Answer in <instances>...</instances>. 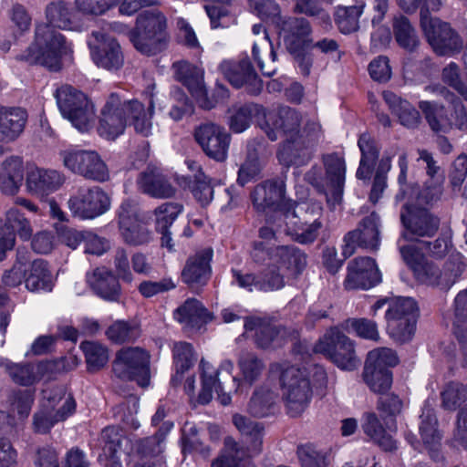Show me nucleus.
<instances>
[{"label":"nucleus","instance_id":"f257e3e1","mask_svg":"<svg viewBox=\"0 0 467 467\" xmlns=\"http://www.w3.org/2000/svg\"><path fill=\"white\" fill-rule=\"evenodd\" d=\"M46 14L48 23L36 26L34 43L17 55L16 59L57 71L62 67L61 57L70 53L71 48L55 27L72 30L74 26L70 11L64 2L49 4Z\"/></svg>","mask_w":467,"mask_h":467},{"label":"nucleus","instance_id":"f03ea898","mask_svg":"<svg viewBox=\"0 0 467 467\" xmlns=\"http://www.w3.org/2000/svg\"><path fill=\"white\" fill-rule=\"evenodd\" d=\"M270 372L279 375L281 395L286 413L294 418L304 413L313 397L307 369L275 363L270 366Z\"/></svg>","mask_w":467,"mask_h":467},{"label":"nucleus","instance_id":"7ed1b4c3","mask_svg":"<svg viewBox=\"0 0 467 467\" xmlns=\"http://www.w3.org/2000/svg\"><path fill=\"white\" fill-rule=\"evenodd\" d=\"M167 18L158 9L140 12L135 27L130 32V39L141 54L153 56L168 47L170 36L167 30Z\"/></svg>","mask_w":467,"mask_h":467},{"label":"nucleus","instance_id":"20e7f679","mask_svg":"<svg viewBox=\"0 0 467 467\" xmlns=\"http://www.w3.org/2000/svg\"><path fill=\"white\" fill-rule=\"evenodd\" d=\"M202 389L198 396V402L208 404L213 399V393L218 394L220 403L226 406L231 403L232 392H237L241 386V379L233 377L234 364L230 360L222 363L220 369L213 367L212 364L203 358L200 362Z\"/></svg>","mask_w":467,"mask_h":467},{"label":"nucleus","instance_id":"39448f33","mask_svg":"<svg viewBox=\"0 0 467 467\" xmlns=\"http://www.w3.org/2000/svg\"><path fill=\"white\" fill-rule=\"evenodd\" d=\"M62 116L81 132L88 131L94 124L96 110L88 96L78 88L65 84L55 92Z\"/></svg>","mask_w":467,"mask_h":467},{"label":"nucleus","instance_id":"423d86ee","mask_svg":"<svg viewBox=\"0 0 467 467\" xmlns=\"http://www.w3.org/2000/svg\"><path fill=\"white\" fill-rule=\"evenodd\" d=\"M325 168V183H321L314 177L316 169L313 168L307 174L308 182L319 192H324L327 202L331 209L341 203L344 192L346 162L337 153L325 154L322 157Z\"/></svg>","mask_w":467,"mask_h":467},{"label":"nucleus","instance_id":"0eeeda50","mask_svg":"<svg viewBox=\"0 0 467 467\" xmlns=\"http://www.w3.org/2000/svg\"><path fill=\"white\" fill-rule=\"evenodd\" d=\"M47 402L34 414L33 426L36 432L47 433L58 421L65 420L76 410L75 400L66 396L63 388L45 391Z\"/></svg>","mask_w":467,"mask_h":467},{"label":"nucleus","instance_id":"6e6552de","mask_svg":"<svg viewBox=\"0 0 467 467\" xmlns=\"http://www.w3.org/2000/svg\"><path fill=\"white\" fill-rule=\"evenodd\" d=\"M403 226L399 242H420L433 237L440 228V218L426 208L404 204L400 211Z\"/></svg>","mask_w":467,"mask_h":467},{"label":"nucleus","instance_id":"1a4fd4ad","mask_svg":"<svg viewBox=\"0 0 467 467\" xmlns=\"http://www.w3.org/2000/svg\"><path fill=\"white\" fill-rule=\"evenodd\" d=\"M60 156L67 170L88 181L106 182L110 179L109 166L96 150H68Z\"/></svg>","mask_w":467,"mask_h":467},{"label":"nucleus","instance_id":"9d476101","mask_svg":"<svg viewBox=\"0 0 467 467\" xmlns=\"http://www.w3.org/2000/svg\"><path fill=\"white\" fill-rule=\"evenodd\" d=\"M315 351L324 354L342 369L353 370L360 363L356 355L354 341L337 328L325 334L316 344Z\"/></svg>","mask_w":467,"mask_h":467},{"label":"nucleus","instance_id":"9b49d317","mask_svg":"<svg viewBox=\"0 0 467 467\" xmlns=\"http://www.w3.org/2000/svg\"><path fill=\"white\" fill-rule=\"evenodd\" d=\"M112 370L120 379H135L146 387L150 381V355L140 348H122L116 354Z\"/></svg>","mask_w":467,"mask_h":467},{"label":"nucleus","instance_id":"f8f14e48","mask_svg":"<svg viewBox=\"0 0 467 467\" xmlns=\"http://www.w3.org/2000/svg\"><path fill=\"white\" fill-rule=\"evenodd\" d=\"M420 26L432 49L439 56L459 52L462 41L451 26L437 17H431L427 10L420 11Z\"/></svg>","mask_w":467,"mask_h":467},{"label":"nucleus","instance_id":"ddd939ff","mask_svg":"<svg viewBox=\"0 0 467 467\" xmlns=\"http://www.w3.org/2000/svg\"><path fill=\"white\" fill-rule=\"evenodd\" d=\"M342 254L350 257L357 247L375 251L380 244V218L375 212L363 218L357 228L348 232L343 238Z\"/></svg>","mask_w":467,"mask_h":467},{"label":"nucleus","instance_id":"4468645a","mask_svg":"<svg viewBox=\"0 0 467 467\" xmlns=\"http://www.w3.org/2000/svg\"><path fill=\"white\" fill-rule=\"evenodd\" d=\"M109 195L100 187L80 188L68 199L67 205L75 216L94 219L105 213L110 207Z\"/></svg>","mask_w":467,"mask_h":467},{"label":"nucleus","instance_id":"2eb2a0df","mask_svg":"<svg viewBox=\"0 0 467 467\" xmlns=\"http://www.w3.org/2000/svg\"><path fill=\"white\" fill-rule=\"evenodd\" d=\"M323 206L318 202H285L279 209H275L274 223L278 226L297 230L301 224L323 223Z\"/></svg>","mask_w":467,"mask_h":467},{"label":"nucleus","instance_id":"dca6fc26","mask_svg":"<svg viewBox=\"0 0 467 467\" xmlns=\"http://www.w3.org/2000/svg\"><path fill=\"white\" fill-rule=\"evenodd\" d=\"M119 229L124 242L130 245H143L152 240V232L140 219L137 204L124 201L118 213Z\"/></svg>","mask_w":467,"mask_h":467},{"label":"nucleus","instance_id":"f3484780","mask_svg":"<svg viewBox=\"0 0 467 467\" xmlns=\"http://www.w3.org/2000/svg\"><path fill=\"white\" fill-rule=\"evenodd\" d=\"M194 139L210 159L224 161L228 156L231 135L213 122L202 123L194 130Z\"/></svg>","mask_w":467,"mask_h":467},{"label":"nucleus","instance_id":"a211bd4d","mask_svg":"<svg viewBox=\"0 0 467 467\" xmlns=\"http://www.w3.org/2000/svg\"><path fill=\"white\" fill-rule=\"evenodd\" d=\"M264 117L265 121L262 129L273 141L278 140L279 134H283L285 139H294L300 134L303 117L295 109L282 106L268 113L265 112Z\"/></svg>","mask_w":467,"mask_h":467},{"label":"nucleus","instance_id":"6ab92c4d","mask_svg":"<svg viewBox=\"0 0 467 467\" xmlns=\"http://www.w3.org/2000/svg\"><path fill=\"white\" fill-rule=\"evenodd\" d=\"M94 63L108 70H118L124 63V56L118 41L99 31H93L88 42Z\"/></svg>","mask_w":467,"mask_h":467},{"label":"nucleus","instance_id":"aec40b11","mask_svg":"<svg viewBox=\"0 0 467 467\" xmlns=\"http://www.w3.org/2000/svg\"><path fill=\"white\" fill-rule=\"evenodd\" d=\"M127 125L126 111L119 93H111L101 109L98 130L100 136L114 140L122 134Z\"/></svg>","mask_w":467,"mask_h":467},{"label":"nucleus","instance_id":"412c9836","mask_svg":"<svg viewBox=\"0 0 467 467\" xmlns=\"http://www.w3.org/2000/svg\"><path fill=\"white\" fill-rule=\"evenodd\" d=\"M220 69L234 87H245L247 92L252 95H258L261 92L263 81L248 58L238 62L223 61L220 65Z\"/></svg>","mask_w":467,"mask_h":467},{"label":"nucleus","instance_id":"4be33fe9","mask_svg":"<svg viewBox=\"0 0 467 467\" xmlns=\"http://www.w3.org/2000/svg\"><path fill=\"white\" fill-rule=\"evenodd\" d=\"M175 78L186 86L200 107L210 109L213 107L209 100L203 82V70L185 60L173 63Z\"/></svg>","mask_w":467,"mask_h":467},{"label":"nucleus","instance_id":"5701e85b","mask_svg":"<svg viewBox=\"0 0 467 467\" xmlns=\"http://www.w3.org/2000/svg\"><path fill=\"white\" fill-rule=\"evenodd\" d=\"M344 286L348 290L368 289L381 281L375 261L370 257H358L348 264Z\"/></svg>","mask_w":467,"mask_h":467},{"label":"nucleus","instance_id":"b1692460","mask_svg":"<svg viewBox=\"0 0 467 467\" xmlns=\"http://www.w3.org/2000/svg\"><path fill=\"white\" fill-rule=\"evenodd\" d=\"M255 36L253 43L252 55L262 74L272 77L276 71V54L269 36L261 24L254 25L252 28Z\"/></svg>","mask_w":467,"mask_h":467},{"label":"nucleus","instance_id":"393cba45","mask_svg":"<svg viewBox=\"0 0 467 467\" xmlns=\"http://www.w3.org/2000/svg\"><path fill=\"white\" fill-rule=\"evenodd\" d=\"M213 250L205 248L191 255L182 269V279L192 288H198L207 284L211 277Z\"/></svg>","mask_w":467,"mask_h":467},{"label":"nucleus","instance_id":"a878e982","mask_svg":"<svg viewBox=\"0 0 467 467\" xmlns=\"http://www.w3.org/2000/svg\"><path fill=\"white\" fill-rule=\"evenodd\" d=\"M138 189L156 199H169L176 194V188L156 166H148L137 178Z\"/></svg>","mask_w":467,"mask_h":467},{"label":"nucleus","instance_id":"bb28decb","mask_svg":"<svg viewBox=\"0 0 467 467\" xmlns=\"http://www.w3.org/2000/svg\"><path fill=\"white\" fill-rule=\"evenodd\" d=\"M420 420L419 431L423 446L434 462H442L444 460L441 451L442 433L438 429V420L434 410L424 408Z\"/></svg>","mask_w":467,"mask_h":467},{"label":"nucleus","instance_id":"cd10ccee","mask_svg":"<svg viewBox=\"0 0 467 467\" xmlns=\"http://www.w3.org/2000/svg\"><path fill=\"white\" fill-rule=\"evenodd\" d=\"M280 30L290 53L305 50L312 42L309 38L311 27L309 22L305 18L288 17L284 19L280 24Z\"/></svg>","mask_w":467,"mask_h":467},{"label":"nucleus","instance_id":"c85d7f7f","mask_svg":"<svg viewBox=\"0 0 467 467\" xmlns=\"http://www.w3.org/2000/svg\"><path fill=\"white\" fill-rule=\"evenodd\" d=\"M27 119L28 114L25 109L0 105V143L16 140L23 134Z\"/></svg>","mask_w":467,"mask_h":467},{"label":"nucleus","instance_id":"c756f323","mask_svg":"<svg viewBox=\"0 0 467 467\" xmlns=\"http://www.w3.org/2000/svg\"><path fill=\"white\" fill-rule=\"evenodd\" d=\"M65 181V175L56 170L35 168L27 173L26 187L31 193L43 198L57 191Z\"/></svg>","mask_w":467,"mask_h":467},{"label":"nucleus","instance_id":"7c9ffc66","mask_svg":"<svg viewBox=\"0 0 467 467\" xmlns=\"http://www.w3.org/2000/svg\"><path fill=\"white\" fill-rule=\"evenodd\" d=\"M90 288L99 297L117 302L121 296V287L118 277L106 267H98L86 275Z\"/></svg>","mask_w":467,"mask_h":467},{"label":"nucleus","instance_id":"2f4dec72","mask_svg":"<svg viewBox=\"0 0 467 467\" xmlns=\"http://www.w3.org/2000/svg\"><path fill=\"white\" fill-rule=\"evenodd\" d=\"M102 439L105 441L104 453L111 460V465H120L121 460H128L133 452L135 444L127 436H124L117 427H107L102 431Z\"/></svg>","mask_w":467,"mask_h":467},{"label":"nucleus","instance_id":"473e14b6","mask_svg":"<svg viewBox=\"0 0 467 467\" xmlns=\"http://www.w3.org/2000/svg\"><path fill=\"white\" fill-rule=\"evenodd\" d=\"M275 264L285 271L287 278H297L307 265L306 254L294 245L275 246Z\"/></svg>","mask_w":467,"mask_h":467},{"label":"nucleus","instance_id":"72a5a7b5","mask_svg":"<svg viewBox=\"0 0 467 467\" xmlns=\"http://www.w3.org/2000/svg\"><path fill=\"white\" fill-rule=\"evenodd\" d=\"M285 194L284 184L276 180H267L256 185L251 193L253 204L257 211H265L266 208L281 204Z\"/></svg>","mask_w":467,"mask_h":467},{"label":"nucleus","instance_id":"f704fd0d","mask_svg":"<svg viewBox=\"0 0 467 467\" xmlns=\"http://www.w3.org/2000/svg\"><path fill=\"white\" fill-rule=\"evenodd\" d=\"M361 426L364 433L383 451H392L397 448L390 431L376 412H366Z\"/></svg>","mask_w":467,"mask_h":467},{"label":"nucleus","instance_id":"c9c22d12","mask_svg":"<svg viewBox=\"0 0 467 467\" xmlns=\"http://www.w3.org/2000/svg\"><path fill=\"white\" fill-rule=\"evenodd\" d=\"M23 180L24 165L20 157L10 156L0 161V189L5 194H16Z\"/></svg>","mask_w":467,"mask_h":467},{"label":"nucleus","instance_id":"e433bc0d","mask_svg":"<svg viewBox=\"0 0 467 467\" xmlns=\"http://www.w3.org/2000/svg\"><path fill=\"white\" fill-rule=\"evenodd\" d=\"M277 393L266 384L256 387L247 403L246 411L254 418H265L275 413Z\"/></svg>","mask_w":467,"mask_h":467},{"label":"nucleus","instance_id":"4c0bfd02","mask_svg":"<svg viewBox=\"0 0 467 467\" xmlns=\"http://www.w3.org/2000/svg\"><path fill=\"white\" fill-rule=\"evenodd\" d=\"M127 119H131L135 130L144 136H148L151 129L150 119L154 111L152 94L150 96L149 106H145L138 99L126 100L122 99Z\"/></svg>","mask_w":467,"mask_h":467},{"label":"nucleus","instance_id":"58836bf2","mask_svg":"<svg viewBox=\"0 0 467 467\" xmlns=\"http://www.w3.org/2000/svg\"><path fill=\"white\" fill-rule=\"evenodd\" d=\"M419 109L433 132L448 133L452 130V114H449L443 105L422 100L419 102Z\"/></svg>","mask_w":467,"mask_h":467},{"label":"nucleus","instance_id":"ea45409f","mask_svg":"<svg viewBox=\"0 0 467 467\" xmlns=\"http://www.w3.org/2000/svg\"><path fill=\"white\" fill-rule=\"evenodd\" d=\"M277 157L279 161L286 166H300L311 159V152L299 134L294 139H285L278 150Z\"/></svg>","mask_w":467,"mask_h":467},{"label":"nucleus","instance_id":"a19ab883","mask_svg":"<svg viewBox=\"0 0 467 467\" xmlns=\"http://www.w3.org/2000/svg\"><path fill=\"white\" fill-rule=\"evenodd\" d=\"M389 109L398 116L400 122L407 128H416L420 123V112L407 100L387 90L382 93Z\"/></svg>","mask_w":467,"mask_h":467},{"label":"nucleus","instance_id":"79ce46f5","mask_svg":"<svg viewBox=\"0 0 467 467\" xmlns=\"http://www.w3.org/2000/svg\"><path fill=\"white\" fill-rule=\"evenodd\" d=\"M358 145L361 152V158L357 170V177L360 180L368 179L379 158V148L375 139L368 133L360 135Z\"/></svg>","mask_w":467,"mask_h":467},{"label":"nucleus","instance_id":"37998d69","mask_svg":"<svg viewBox=\"0 0 467 467\" xmlns=\"http://www.w3.org/2000/svg\"><path fill=\"white\" fill-rule=\"evenodd\" d=\"M464 268L462 256L458 253L451 254L441 267L438 266L437 281L434 288L444 292L449 291L461 278Z\"/></svg>","mask_w":467,"mask_h":467},{"label":"nucleus","instance_id":"c03bdc74","mask_svg":"<svg viewBox=\"0 0 467 467\" xmlns=\"http://www.w3.org/2000/svg\"><path fill=\"white\" fill-rule=\"evenodd\" d=\"M175 316L180 323L191 327H200L212 319L208 310L195 298L187 299L177 308Z\"/></svg>","mask_w":467,"mask_h":467},{"label":"nucleus","instance_id":"a18cd8bd","mask_svg":"<svg viewBox=\"0 0 467 467\" xmlns=\"http://www.w3.org/2000/svg\"><path fill=\"white\" fill-rule=\"evenodd\" d=\"M26 286L30 291H50L53 285V276L48 264L43 259L34 260L25 277Z\"/></svg>","mask_w":467,"mask_h":467},{"label":"nucleus","instance_id":"49530a36","mask_svg":"<svg viewBox=\"0 0 467 467\" xmlns=\"http://www.w3.org/2000/svg\"><path fill=\"white\" fill-rule=\"evenodd\" d=\"M233 423L241 434L246 437L250 443L248 450L253 453H259L262 451L265 435L264 425L238 413L233 416Z\"/></svg>","mask_w":467,"mask_h":467},{"label":"nucleus","instance_id":"de8ad7c7","mask_svg":"<svg viewBox=\"0 0 467 467\" xmlns=\"http://www.w3.org/2000/svg\"><path fill=\"white\" fill-rule=\"evenodd\" d=\"M362 378L369 389L376 394L383 395L392 386V373L387 368H379L365 362Z\"/></svg>","mask_w":467,"mask_h":467},{"label":"nucleus","instance_id":"09e8293b","mask_svg":"<svg viewBox=\"0 0 467 467\" xmlns=\"http://www.w3.org/2000/svg\"><path fill=\"white\" fill-rule=\"evenodd\" d=\"M261 146V141L258 140H253L248 142L245 161L238 171L237 182L241 186H244L259 174L261 165L258 155Z\"/></svg>","mask_w":467,"mask_h":467},{"label":"nucleus","instance_id":"8fccbe9b","mask_svg":"<svg viewBox=\"0 0 467 467\" xmlns=\"http://www.w3.org/2000/svg\"><path fill=\"white\" fill-rule=\"evenodd\" d=\"M403 409L402 400L394 393H385L377 401V410L389 431L397 428V417Z\"/></svg>","mask_w":467,"mask_h":467},{"label":"nucleus","instance_id":"3c124183","mask_svg":"<svg viewBox=\"0 0 467 467\" xmlns=\"http://www.w3.org/2000/svg\"><path fill=\"white\" fill-rule=\"evenodd\" d=\"M244 326L246 330L255 331V344L261 348H269L278 334L275 327L260 317H247Z\"/></svg>","mask_w":467,"mask_h":467},{"label":"nucleus","instance_id":"603ef678","mask_svg":"<svg viewBox=\"0 0 467 467\" xmlns=\"http://www.w3.org/2000/svg\"><path fill=\"white\" fill-rule=\"evenodd\" d=\"M441 406L443 410L454 411L467 400V384L450 381L440 393Z\"/></svg>","mask_w":467,"mask_h":467},{"label":"nucleus","instance_id":"864d4df0","mask_svg":"<svg viewBox=\"0 0 467 467\" xmlns=\"http://www.w3.org/2000/svg\"><path fill=\"white\" fill-rule=\"evenodd\" d=\"M238 368L243 380L253 385L263 375L265 365L262 358L252 352L242 353L238 358Z\"/></svg>","mask_w":467,"mask_h":467},{"label":"nucleus","instance_id":"5fc2aeb1","mask_svg":"<svg viewBox=\"0 0 467 467\" xmlns=\"http://www.w3.org/2000/svg\"><path fill=\"white\" fill-rule=\"evenodd\" d=\"M0 367L16 384L30 386L38 379L34 371V366L30 363H13L8 359L1 358Z\"/></svg>","mask_w":467,"mask_h":467},{"label":"nucleus","instance_id":"6e6d98bb","mask_svg":"<svg viewBox=\"0 0 467 467\" xmlns=\"http://www.w3.org/2000/svg\"><path fill=\"white\" fill-rule=\"evenodd\" d=\"M171 422H164L155 435L136 441V451L142 456H157L163 451L164 440L172 428Z\"/></svg>","mask_w":467,"mask_h":467},{"label":"nucleus","instance_id":"4d7b16f0","mask_svg":"<svg viewBox=\"0 0 467 467\" xmlns=\"http://www.w3.org/2000/svg\"><path fill=\"white\" fill-rule=\"evenodd\" d=\"M265 114L264 109L254 103H249L234 109L230 117L229 126L230 129L236 133L243 132L249 126L253 119L257 116Z\"/></svg>","mask_w":467,"mask_h":467},{"label":"nucleus","instance_id":"13d9d810","mask_svg":"<svg viewBox=\"0 0 467 467\" xmlns=\"http://www.w3.org/2000/svg\"><path fill=\"white\" fill-rule=\"evenodd\" d=\"M393 30L396 41L401 47L410 52L418 47L420 44L419 37L407 17L395 18Z\"/></svg>","mask_w":467,"mask_h":467},{"label":"nucleus","instance_id":"bf43d9fd","mask_svg":"<svg viewBox=\"0 0 467 467\" xmlns=\"http://www.w3.org/2000/svg\"><path fill=\"white\" fill-rule=\"evenodd\" d=\"M247 456V451L240 446L232 437L224 439V448L212 464V467H239L240 462Z\"/></svg>","mask_w":467,"mask_h":467},{"label":"nucleus","instance_id":"052dcab7","mask_svg":"<svg viewBox=\"0 0 467 467\" xmlns=\"http://www.w3.org/2000/svg\"><path fill=\"white\" fill-rule=\"evenodd\" d=\"M106 335L110 341L122 344L138 338L140 329L134 322L117 320L108 327Z\"/></svg>","mask_w":467,"mask_h":467},{"label":"nucleus","instance_id":"680f3d73","mask_svg":"<svg viewBox=\"0 0 467 467\" xmlns=\"http://www.w3.org/2000/svg\"><path fill=\"white\" fill-rule=\"evenodd\" d=\"M88 371H98L102 368L109 360L108 349L105 346L95 341L81 343Z\"/></svg>","mask_w":467,"mask_h":467},{"label":"nucleus","instance_id":"e2e57ef3","mask_svg":"<svg viewBox=\"0 0 467 467\" xmlns=\"http://www.w3.org/2000/svg\"><path fill=\"white\" fill-rule=\"evenodd\" d=\"M363 5L339 6L335 14V21L343 34H349L358 29V18L363 12Z\"/></svg>","mask_w":467,"mask_h":467},{"label":"nucleus","instance_id":"0e129e2a","mask_svg":"<svg viewBox=\"0 0 467 467\" xmlns=\"http://www.w3.org/2000/svg\"><path fill=\"white\" fill-rule=\"evenodd\" d=\"M416 329V315L403 319H394L387 322L389 336L399 343L410 341Z\"/></svg>","mask_w":467,"mask_h":467},{"label":"nucleus","instance_id":"69168bd1","mask_svg":"<svg viewBox=\"0 0 467 467\" xmlns=\"http://www.w3.org/2000/svg\"><path fill=\"white\" fill-rule=\"evenodd\" d=\"M345 328L354 332L358 337L378 342L380 339L378 324L366 317L348 318L345 321Z\"/></svg>","mask_w":467,"mask_h":467},{"label":"nucleus","instance_id":"338daca9","mask_svg":"<svg viewBox=\"0 0 467 467\" xmlns=\"http://www.w3.org/2000/svg\"><path fill=\"white\" fill-rule=\"evenodd\" d=\"M182 211V205L177 202H164L153 211L156 231H164L176 220Z\"/></svg>","mask_w":467,"mask_h":467},{"label":"nucleus","instance_id":"774afa93","mask_svg":"<svg viewBox=\"0 0 467 467\" xmlns=\"http://www.w3.org/2000/svg\"><path fill=\"white\" fill-rule=\"evenodd\" d=\"M417 306L410 297L391 298L389 306L386 310V321L394 319H403L416 315Z\"/></svg>","mask_w":467,"mask_h":467}]
</instances>
